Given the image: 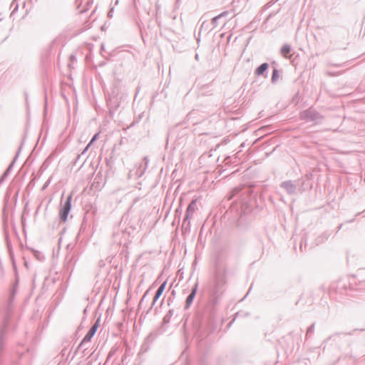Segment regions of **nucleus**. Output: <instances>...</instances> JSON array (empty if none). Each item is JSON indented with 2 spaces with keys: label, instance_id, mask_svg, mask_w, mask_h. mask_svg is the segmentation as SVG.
Segmentation results:
<instances>
[{
  "label": "nucleus",
  "instance_id": "1",
  "mask_svg": "<svg viewBox=\"0 0 365 365\" xmlns=\"http://www.w3.org/2000/svg\"><path fill=\"white\" fill-rule=\"evenodd\" d=\"M226 284V272L225 269H217L215 272L214 286L211 290L210 300L212 305L218 303Z\"/></svg>",
  "mask_w": 365,
  "mask_h": 365
},
{
  "label": "nucleus",
  "instance_id": "2",
  "mask_svg": "<svg viewBox=\"0 0 365 365\" xmlns=\"http://www.w3.org/2000/svg\"><path fill=\"white\" fill-rule=\"evenodd\" d=\"M299 118L301 120H303L307 123L313 122L315 123H319L323 120V116L312 108L300 112Z\"/></svg>",
  "mask_w": 365,
  "mask_h": 365
},
{
  "label": "nucleus",
  "instance_id": "3",
  "mask_svg": "<svg viewBox=\"0 0 365 365\" xmlns=\"http://www.w3.org/2000/svg\"><path fill=\"white\" fill-rule=\"evenodd\" d=\"M119 88L117 86H114L111 91L110 98L108 100V105L110 110V112L116 110L120 103V101L123 98V96L118 97Z\"/></svg>",
  "mask_w": 365,
  "mask_h": 365
},
{
  "label": "nucleus",
  "instance_id": "4",
  "mask_svg": "<svg viewBox=\"0 0 365 365\" xmlns=\"http://www.w3.org/2000/svg\"><path fill=\"white\" fill-rule=\"evenodd\" d=\"M71 200L72 195L70 194L66 197V200L61 203L58 216L60 220L62 222H66L68 219V213L71 209Z\"/></svg>",
  "mask_w": 365,
  "mask_h": 365
},
{
  "label": "nucleus",
  "instance_id": "5",
  "mask_svg": "<svg viewBox=\"0 0 365 365\" xmlns=\"http://www.w3.org/2000/svg\"><path fill=\"white\" fill-rule=\"evenodd\" d=\"M99 326V319L96 322V323L90 328L88 331L86 333L83 339H82L81 342L79 344L76 349L75 350L73 354L71 356V360L75 357L77 351H78L81 347L83 346L86 343L89 342L96 332L97 331L98 327Z\"/></svg>",
  "mask_w": 365,
  "mask_h": 365
},
{
  "label": "nucleus",
  "instance_id": "6",
  "mask_svg": "<svg viewBox=\"0 0 365 365\" xmlns=\"http://www.w3.org/2000/svg\"><path fill=\"white\" fill-rule=\"evenodd\" d=\"M129 235L130 233L126 230V229L120 230L118 227L114 231L113 234L114 242L120 245L125 243L128 239Z\"/></svg>",
  "mask_w": 365,
  "mask_h": 365
},
{
  "label": "nucleus",
  "instance_id": "7",
  "mask_svg": "<svg viewBox=\"0 0 365 365\" xmlns=\"http://www.w3.org/2000/svg\"><path fill=\"white\" fill-rule=\"evenodd\" d=\"M197 209V204H196V200H192L190 204L188 205L185 215L183 219L182 222V227H184L187 224V227H190V218L192 215V214L195 212V210Z\"/></svg>",
  "mask_w": 365,
  "mask_h": 365
},
{
  "label": "nucleus",
  "instance_id": "8",
  "mask_svg": "<svg viewBox=\"0 0 365 365\" xmlns=\"http://www.w3.org/2000/svg\"><path fill=\"white\" fill-rule=\"evenodd\" d=\"M280 187L285 190L289 195L295 194L297 191V185L290 180L281 182Z\"/></svg>",
  "mask_w": 365,
  "mask_h": 365
},
{
  "label": "nucleus",
  "instance_id": "9",
  "mask_svg": "<svg viewBox=\"0 0 365 365\" xmlns=\"http://www.w3.org/2000/svg\"><path fill=\"white\" fill-rule=\"evenodd\" d=\"M228 14H229V12L225 11L222 12L219 15L213 17L212 19V21H211V24L213 26V29L216 28L221 22L223 24H225V22L227 21V18Z\"/></svg>",
  "mask_w": 365,
  "mask_h": 365
},
{
  "label": "nucleus",
  "instance_id": "10",
  "mask_svg": "<svg viewBox=\"0 0 365 365\" xmlns=\"http://www.w3.org/2000/svg\"><path fill=\"white\" fill-rule=\"evenodd\" d=\"M197 287H198V282H195L194 286L192 287L191 292L189 294V295L187 297L185 304V309H187L190 305L192 304L197 291Z\"/></svg>",
  "mask_w": 365,
  "mask_h": 365
},
{
  "label": "nucleus",
  "instance_id": "11",
  "mask_svg": "<svg viewBox=\"0 0 365 365\" xmlns=\"http://www.w3.org/2000/svg\"><path fill=\"white\" fill-rule=\"evenodd\" d=\"M166 284H167V282H166V281H165L158 288V289H157V291H156V292L155 294V296H154V298H153V302L151 304L150 309H152L153 308L155 302L158 300V299L163 294V292H164V290L165 289Z\"/></svg>",
  "mask_w": 365,
  "mask_h": 365
},
{
  "label": "nucleus",
  "instance_id": "12",
  "mask_svg": "<svg viewBox=\"0 0 365 365\" xmlns=\"http://www.w3.org/2000/svg\"><path fill=\"white\" fill-rule=\"evenodd\" d=\"M252 206V201L247 200L245 197L241 200L240 215H245L248 212L250 208Z\"/></svg>",
  "mask_w": 365,
  "mask_h": 365
},
{
  "label": "nucleus",
  "instance_id": "13",
  "mask_svg": "<svg viewBox=\"0 0 365 365\" xmlns=\"http://www.w3.org/2000/svg\"><path fill=\"white\" fill-rule=\"evenodd\" d=\"M269 67V64L267 63H263L260 66H259L255 71V76H263L267 78V73H266L267 68Z\"/></svg>",
  "mask_w": 365,
  "mask_h": 365
},
{
  "label": "nucleus",
  "instance_id": "14",
  "mask_svg": "<svg viewBox=\"0 0 365 365\" xmlns=\"http://www.w3.org/2000/svg\"><path fill=\"white\" fill-rule=\"evenodd\" d=\"M147 169V165H140L136 170L135 171V176L137 178H140V177H142L143 175V174L145 173V170Z\"/></svg>",
  "mask_w": 365,
  "mask_h": 365
},
{
  "label": "nucleus",
  "instance_id": "15",
  "mask_svg": "<svg viewBox=\"0 0 365 365\" xmlns=\"http://www.w3.org/2000/svg\"><path fill=\"white\" fill-rule=\"evenodd\" d=\"M281 53L283 56L284 57H287V55L290 53L291 51V46L289 45V44H284L282 48H281Z\"/></svg>",
  "mask_w": 365,
  "mask_h": 365
},
{
  "label": "nucleus",
  "instance_id": "16",
  "mask_svg": "<svg viewBox=\"0 0 365 365\" xmlns=\"http://www.w3.org/2000/svg\"><path fill=\"white\" fill-rule=\"evenodd\" d=\"M279 71L277 70V68H274L272 78H271L272 83H276L279 78Z\"/></svg>",
  "mask_w": 365,
  "mask_h": 365
},
{
  "label": "nucleus",
  "instance_id": "17",
  "mask_svg": "<svg viewBox=\"0 0 365 365\" xmlns=\"http://www.w3.org/2000/svg\"><path fill=\"white\" fill-rule=\"evenodd\" d=\"M20 151H21V148H19V150H18V151H17V153H16V155H15V157H14V158L13 161L11 163V164L9 165V167L7 168V169L6 170V172L10 173L11 170L12 169V167H13V166H14V163H15L16 160L17 159V158H18V156H19V154Z\"/></svg>",
  "mask_w": 365,
  "mask_h": 365
},
{
  "label": "nucleus",
  "instance_id": "18",
  "mask_svg": "<svg viewBox=\"0 0 365 365\" xmlns=\"http://www.w3.org/2000/svg\"><path fill=\"white\" fill-rule=\"evenodd\" d=\"M241 191V189L239 187H235L232 191V195L228 197V200H231L234 196L237 195Z\"/></svg>",
  "mask_w": 365,
  "mask_h": 365
},
{
  "label": "nucleus",
  "instance_id": "19",
  "mask_svg": "<svg viewBox=\"0 0 365 365\" xmlns=\"http://www.w3.org/2000/svg\"><path fill=\"white\" fill-rule=\"evenodd\" d=\"M91 146V145L88 143L86 148L83 149V150L81 152V155H78L76 158V162L78 161V160H80V158H81L82 155H83L86 151L88 150V148Z\"/></svg>",
  "mask_w": 365,
  "mask_h": 365
},
{
  "label": "nucleus",
  "instance_id": "20",
  "mask_svg": "<svg viewBox=\"0 0 365 365\" xmlns=\"http://www.w3.org/2000/svg\"><path fill=\"white\" fill-rule=\"evenodd\" d=\"M314 323H313L310 327H308L307 331L306 336L307 337L309 334H312L314 331Z\"/></svg>",
  "mask_w": 365,
  "mask_h": 365
},
{
  "label": "nucleus",
  "instance_id": "21",
  "mask_svg": "<svg viewBox=\"0 0 365 365\" xmlns=\"http://www.w3.org/2000/svg\"><path fill=\"white\" fill-rule=\"evenodd\" d=\"M252 192V189L251 187H248L244 191L243 195H251Z\"/></svg>",
  "mask_w": 365,
  "mask_h": 365
},
{
  "label": "nucleus",
  "instance_id": "22",
  "mask_svg": "<svg viewBox=\"0 0 365 365\" xmlns=\"http://www.w3.org/2000/svg\"><path fill=\"white\" fill-rule=\"evenodd\" d=\"M148 291H146L145 293L143 294V296L142 297L140 301V305H141L143 304V302L144 301H145V297L147 296V294H148Z\"/></svg>",
  "mask_w": 365,
  "mask_h": 365
},
{
  "label": "nucleus",
  "instance_id": "23",
  "mask_svg": "<svg viewBox=\"0 0 365 365\" xmlns=\"http://www.w3.org/2000/svg\"><path fill=\"white\" fill-rule=\"evenodd\" d=\"M98 134H95L91 141L89 142V144L91 145L94 141H96L98 138Z\"/></svg>",
  "mask_w": 365,
  "mask_h": 365
},
{
  "label": "nucleus",
  "instance_id": "24",
  "mask_svg": "<svg viewBox=\"0 0 365 365\" xmlns=\"http://www.w3.org/2000/svg\"><path fill=\"white\" fill-rule=\"evenodd\" d=\"M71 262V258L68 260L65 265V268L68 270L70 267L69 263Z\"/></svg>",
  "mask_w": 365,
  "mask_h": 365
},
{
  "label": "nucleus",
  "instance_id": "25",
  "mask_svg": "<svg viewBox=\"0 0 365 365\" xmlns=\"http://www.w3.org/2000/svg\"><path fill=\"white\" fill-rule=\"evenodd\" d=\"M143 161L145 163V165L148 166V162H149V159H148V158L147 156L143 158Z\"/></svg>",
  "mask_w": 365,
  "mask_h": 365
},
{
  "label": "nucleus",
  "instance_id": "26",
  "mask_svg": "<svg viewBox=\"0 0 365 365\" xmlns=\"http://www.w3.org/2000/svg\"><path fill=\"white\" fill-rule=\"evenodd\" d=\"M206 26V21H204L202 23V25H201V27H200V31L204 29L205 28Z\"/></svg>",
  "mask_w": 365,
  "mask_h": 365
},
{
  "label": "nucleus",
  "instance_id": "27",
  "mask_svg": "<svg viewBox=\"0 0 365 365\" xmlns=\"http://www.w3.org/2000/svg\"><path fill=\"white\" fill-rule=\"evenodd\" d=\"M156 19H157V22H158V26H160V22L158 21V9H157V11H156Z\"/></svg>",
  "mask_w": 365,
  "mask_h": 365
},
{
  "label": "nucleus",
  "instance_id": "28",
  "mask_svg": "<svg viewBox=\"0 0 365 365\" xmlns=\"http://www.w3.org/2000/svg\"><path fill=\"white\" fill-rule=\"evenodd\" d=\"M231 209L232 210H234L235 209H236V210L238 212V210H237V205H231Z\"/></svg>",
  "mask_w": 365,
  "mask_h": 365
},
{
  "label": "nucleus",
  "instance_id": "29",
  "mask_svg": "<svg viewBox=\"0 0 365 365\" xmlns=\"http://www.w3.org/2000/svg\"><path fill=\"white\" fill-rule=\"evenodd\" d=\"M271 2L269 3H267L264 6V9H268L270 6H271Z\"/></svg>",
  "mask_w": 365,
  "mask_h": 365
},
{
  "label": "nucleus",
  "instance_id": "30",
  "mask_svg": "<svg viewBox=\"0 0 365 365\" xmlns=\"http://www.w3.org/2000/svg\"><path fill=\"white\" fill-rule=\"evenodd\" d=\"M200 33H199V34H198V37H197V38H196V41H197V43H200Z\"/></svg>",
  "mask_w": 365,
  "mask_h": 365
},
{
  "label": "nucleus",
  "instance_id": "31",
  "mask_svg": "<svg viewBox=\"0 0 365 365\" xmlns=\"http://www.w3.org/2000/svg\"><path fill=\"white\" fill-rule=\"evenodd\" d=\"M112 11H113V9L108 12V17H112Z\"/></svg>",
  "mask_w": 365,
  "mask_h": 365
},
{
  "label": "nucleus",
  "instance_id": "32",
  "mask_svg": "<svg viewBox=\"0 0 365 365\" xmlns=\"http://www.w3.org/2000/svg\"><path fill=\"white\" fill-rule=\"evenodd\" d=\"M9 174V173L5 171L3 175H5L6 177H7Z\"/></svg>",
  "mask_w": 365,
  "mask_h": 365
},
{
  "label": "nucleus",
  "instance_id": "33",
  "mask_svg": "<svg viewBox=\"0 0 365 365\" xmlns=\"http://www.w3.org/2000/svg\"><path fill=\"white\" fill-rule=\"evenodd\" d=\"M61 353H62V355H63H63H65V354H66V349H63L61 351Z\"/></svg>",
  "mask_w": 365,
  "mask_h": 365
},
{
  "label": "nucleus",
  "instance_id": "34",
  "mask_svg": "<svg viewBox=\"0 0 365 365\" xmlns=\"http://www.w3.org/2000/svg\"><path fill=\"white\" fill-rule=\"evenodd\" d=\"M354 221V218H353V219H351V220H349V221H348V222L351 223V222H353Z\"/></svg>",
  "mask_w": 365,
  "mask_h": 365
},
{
  "label": "nucleus",
  "instance_id": "35",
  "mask_svg": "<svg viewBox=\"0 0 365 365\" xmlns=\"http://www.w3.org/2000/svg\"><path fill=\"white\" fill-rule=\"evenodd\" d=\"M168 314H167V315L165 317L164 320H165V319H168Z\"/></svg>",
  "mask_w": 365,
  "mask_h": 365
},
{
  "label": "nucleus",
  "instance_id": "36",
  "mask_svg": "<svg viewBox=\"0 0 365 365\" xmlns=\"http://www.w3.org/2000/svg\"><path fill=\"white\" fill-rule=\"evenodd\" d=\"M341 227H342V224H341V225L339 226V227H338V230H339L341 228Z\"/></svg>",
  "mask_w": 365,
  "mask_h": 365
},
{
  "label": "nucleus",
  "instance_id": "37",
  "mask_svg": "<svg viewBox=\"0 0 365 365\" xmlns=\"http://www.w3.org/2000/svg\"><path fill=\"white\" fill-rule=\"evenodd\" d=\"M344 334H346V335H351V332H349V333H344Z\"/></svg>",
  "mask_w": 365,
  "mask_h": 365
},
{
  "label": "nucleus",
  "instance_id": "38",
  "mask_svg": "<svg viewBox=\"0 0 365 365\" xmlns=\"http://www.w3.org/2000/svg\"><path fill=\"white\" fill-rule=\"evenodd\" d=\"M195 58L197 59L198 58V54H196L195 55Z\"/></svg>",
  "mask_w": 365,
  "mask_h": 365
},
{
  "label": "nucleus",
  "instance_id": "39",
  "mask_svg": "<svg viewBox=\"0 0 365 365\" xmlns=\"http://www.w3.org/2000/svg\"><path fill=\"white\" fill-rule=\"evenodd\" d=\"M360 215V212H358L356 215V217L359 215Z\"/></svg>",
  "mask_w": 365,
  "mask_h": 365
},
{
  "label": "nucleus",
  "instance_id": "40",
  "mask_svg": "<svg viewBox=\"0 0 365 365\" xmlns=\"http://www.w3.org/2000/svg\"><path fill=\"white\" fill-rule=\"evenodd\" d=\"M272 16V14H269V16L267 19H269Z\"/></svg>",
  "mask_w": 365,
  "mask_h": 365
}]
</instances>
